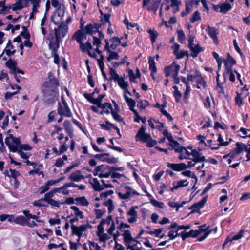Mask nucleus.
<instances>
[{
  "mask_svg": "<svg viewBox=\"0 0 250 250\" xmlns=\"http://www.w3.org/2000/svg\"><path fill=\"white\" fill-rule=\"evenodd\" d=\"M55 36H52L50 38L48 47L51 50V53H55L58 51V49L60 46V43L62 42L61 33L58 30H54Z\"/></svg>",
  "mask_w": 250,
  "mask_h": 250,
  "instance_id": "f257e3e1",
  "label": "nucleus"
},
{
  "mask_svg": "<svg viewBox=\"0 0 250 250\" xmlns=\"http://www.w3.org/2000/svg\"><path fill=\"white\" fill-rule=\"evenodd\" d=\"M160 5L161 0H143L142 7L145 8L146 7L148 11L153 12L156 15Z\"/></svg>",
  "mask_w": 250,
  "mask_h": 250,
  "instance_id": "f03ea898",
  "label": "nucleus"
},
{
  "mask_svg": "<svg viewBox=\"0 0 250 250\" xmlns=\"http://www.w3.org/2000/svg\"><path fill=\"white\" fill-rule=\"evenodd\" d=\"M223 63L225 70L230 71L232 69V66L236 64V61L231 56L229 53H227L226 58H223L220 57V68H221V63Z\"/></svg>",
  "mask_w": 250,
  "mask_h": 250,
  "instance_id": "7ed1b4c3",
  "label": "nucleus"
},
{
  "mask_svg": "<svg viewBox=\"0 0 250 250\" xmlns=\"http://www.w3.org/2000/svg\"><path fill=\"white\" fill-rule=\"evenodd\" d=\"M89 155L95 159H99L102 162H106L108 164H115L118 162V158L113 157H108L110 156L109 153H104L96 154H89Z\"/></svg>",
  "mask_w": 250,
  "mask_h": 250,
  "instance_id": "20e7f679",
  "label": "nucleus"
},
{
  "mask_svg": "<svg viewBox=\"0 0 250 250\" xmlns=\"http://www.w3.org/2000/svg\"><path fill=\"white\" fill-rule=\"evenodd\" d=\"M180 69V66L174 61L170 65L165 67L164 71L165 76L166 77H168L170 75L175 76V77L177 76Z\"/></svg>",
  "mask_w": 250,
  "mask_h": 250,
  "instance_id": "39448f33",
  "label": "nucleus"
},
{
  "mask_svg": "<svg viewBox=\"0 0 250 250\" xmlns=\"http://www.w3.org/2000/svg\"><path fill=\"white\" fill-rule=\"evenodd\" d=\"M62 103L64 107H62L60 102H58V113L61 116L71 117L72 116V112L69 107L66 101L62 98Z\"/></svg>",
  "mask_w": 250,
  "mask_h": 250,
  "instance_id": "423d86ee",
  "label": "nucleus"
},
{
  "mask_svg": "<svg viewBox=\"0 0 250 250\" xmlns=\"http://www.w3.org/2000/svg\"><path fill=\"white\" fill-rule=\"evenodd\" d=\"M72 22V17L69 16L66 20L65 21L62 22L57 28H55L54 30H58L61 33L62 37H65L68 32V25Z\"/></svg>",
  "mask_w": 250,
  "mask_h": 250,
  "instance_id": "0eeeda50",
  "label": "nucleus"
},
{
  "mask_svg": "<svg viewBox=\"0 0 250 250\" xmlns=\"http://www.w3.org/2000/svg\"><path fill=\"white\" fill-rule=\"evenodd\" d=\"M146 127L144 126H142L136 135V141L138 140L137 138H139L140 141L143 143H146L151 139V135L150 134L146 133Z\"/></svg>",
  "mask_w": 250,
  "mask_h": 250,
  "instance_id": "6e6552de",
  "label": "nucleus"
},
{
  "mask_svg": "<svg viewBox=\"0 0 250 250\" xmlns=\"http://www.w3.org/2000/svg\"><path fill=\"white\" fill-rule=\"evenodd\" d=\"M5 143L6 145L8 146V148L9 149L10 151L13 153L18 152L21 158L25 160H27L30 156V155H27L22 150H21V149H18L17 148H16V147L13 146L10 142L8 141V137L5 138Z\"/></svg>",
  "mask_w": 250,
  "mask_h": 250,
  "instance_id": "1a4fd4ad",
  "label": "nucleus"
},
{
  "mask_svg": "<svg viewBox=\"0 0 250 250\" xmlns=\"http://www.w3.org/2000/svg\"><path fill=\"white\" fill-rule=\"evenodd\" d=\"M105 96V93L99 95L97 98H95L94 104L96 105L98 108H101L102 109H104L103 108H105L106 106L108 107V108H111L112 104L111 103L108 102L102 103V100Z\"/></svg>",
  "mask_w": 250,
  "mask_h": 250,
  "instance_id": "9d476101",
  "label": "nucleus"
},
{
  "mask_svg": "<svg viewBox=\"0 0 250 250\" xmlns=\"http://www.w3.org/2000/svg\"><path fill=\"white\" fill-rule=\"evenodd\" d=\"M104 42L105 43L104 50L106 51L107 52L109 53V54L107 56V60L108 62H110L111 60L116 59L118 60L119 58V55L118 53L113 51L111 50V49H110L109 47V42L108 39H105L104 40Z\"/></svg>",
  "mask_w": 250,
  "mask_h": 250,
  "instance_id": "9b49d317",
  "label": "nucleus"
},
{
  "mask_svg": "<svg viewBox=\"0 0 250 250\" xmlns=\"http://www.w3.org/2000/svg\"><path fill=\"white\" fill-rule=\"evenodd\" d=\"M105 124H101L100 126L102 129L109 131L111 129V128H113L114 129L116 130L117 131V133L118 135V137H117V139H120L122 137V135L120 133V129L114 124L110 123L109 121H105Z\"/></svg>",
  "mask_w": 250,
  "mask_h": 250,
  "instance_id": "f8f14e48",
  "label": "nucleus"
},
{
  "mask_svg": "<svg viewBox=\"0 0 250 250\" xmlns=\"http://www.w3.org/2000/svg\"><path fill=\"white\" fill-rule=\"evenodd\" d=\"M72 230L71 234L74 235L78 236L79 238H81L83 231H85L87 229V226L80 225L79 226H76L74 224H72L71 226Z\"/></svg>",
  "mask_w": 250,
  "mask_h": 250,
  "instance_id": "ddd939ff",
  "label": "nucleus"
},
{
  "mask_svg": "<svg viewBox=\"0 0 250 250\" xmlns=\"http://www.w3.org/2000/svg\"><path fill=\"white\" fill-rule=\"evenodd\" d=\"M167 166L171 170L177 172L185 170L187 167L184 163H170L169 162H167Z\"/></svg>",
  "mask_w": 250,
  "mask_h": 250,
  "instance_id": "4468645a",
  "label": "nucleus"
},
{
  "mask_svg": "<svg viewBox=\"0 0 250 250\" xmlns=\"http://www.w3.org/2000/svg\"><path fill=\"white\" fill-rule=\"evenodd\" d=\"M83 24H81L80 26V29L77 30L73 34L71 37L72 40H75L79 43L81 44L83 42Z\"/></svg>",
  "mask_w": 250,
  "mask_h": 250,
  "instance_id": "2eb2a0df",
  "label": "nucleus"
},
{
  "mask_svg": "<svg viewBox=\"0 0 250 250\" xmlns=\"http://www.w3.org/2000/svg\"><path fill=\"white\" fill-rule=\"evenodd\" d=\"M138 208L137 206H132L129 210L127 211V215L131 216L130 218H128V222L129 223H132L136 221L137 218V212L135 210Z\"/></svg>",
  "mask_w": 250,
  "mask_h": 250,
  "instance_id": "dca6fc26",
  "label": "nucleus"
},
{
  "mask_svg": "<svg viewBox=\"0 0 250 250\" xmlns=\"http://www.w3.org/2000/svg\"><path fill=\"white\" fill-rule=\"evenodd\" d=\"M191 154L193 156V158L191 159L192 161H194L195 163L204 162L206 161L205 157L202 156V153H200L195 149L192 150Z\"/></svg>",
  "mask_w": 250,
  "mask_h": 250,
  "instance_id": "f3484780",
  "label": "nucleus"
},
{
  "mask_svg": "<svg viewBox=\"0 0 250 250\" xmlns=\"http://www.w3.org/2000/svg\"><path fill=\"white\" fill-rule=\"evenodd\" d=\"M188 48L191 52L190 56L194 58L197 57L200 52L204 51V48L201 47L198 43L196 44L194 46L192 45L191 46L188 47Z\"/></svg>",
  "mask_w": 250,
  "mask_h": 250,
  "instance_id": "a211bd4d",
  "label": "nucleus"
},
{
  "mask_svg": "<svg viewBox=\"0 0 250 250\" xmlns=\"http://www.w3.org/2000/svg\"><path fill=\"white\" fill-rule=\"evenodd\" d=\"M206 31L208 35L213 39L214 42L216 43L218 42V38L217 36V30L215 28L212 27L208 25L206 29Z\"/></svg>",
  "mask_w": 250,
  "mask_h": 250,
  "instance_id": "6ab92c4d",
  "label": "nucleus"
},
{
  "mask_svg": "<svg viewBox=\"0 0 250 250\" xmlns=\"http://www.w3.org/2000/svg\"><path fill=\"white\" fill-rule=\"evenodd\" d=\"M84 178L85 177L81 174V171L79 170L72 172L69 177V179L73 182H79Z\"/></svg>",
  "mask_w": 250,
  "mask_h": 250,
  "instance_id": "aec40b11",
  "label": "nucleus"
},
{
  "mask_svg": "<svg viewBox=\"0 0 250 250\" xmlns=\"http://www.w3.org/2000/svg\"><path fill=\"white\" fill-rule=\"evenodd\" d=\"M117 81L118 85L124 90L125 94L127 93L128 94L131 95L130 92L128 90V83L127 82L125 81L124 78L121 77Z\"/></svg>",
  "mask_w": 250,
  "mask_h": 250,
  "instance_id": "412c9836",
  "label": "nucleus"
},
{
  "mask_svg": "<svg viewBox=\"0 0 250 250\" xmlns=\"http://www.w3.org/2000/svg\"><path fill=\"white\" fill-rule=\"evenodd\" d=\"M122 39V37L119 38L118 37L116 36L111 38L109 40L111 42V44L110 45H109L110 49L113 50H115L116 47L121 44V40Z\"/></svg>",
  "mask_w": 250,
  "mask_h": 250,
  "instance_id": "4be33fe9",
  "label": "nucleus"
},
{
  "mask_svg": "<svg viewBox=\"0 0 250 250\" xmlns=\"http://www.w3.org/2000/svg\"><path fill=\"white\" fill-rule=\"evenodd\" d=\"M124 188L126 190V192L124 194L119 192L118 193V195L120 199L126 200L131 197L132 188L130 186L127 185L124 186Z\"/></svg>",
  "mask_w": 250,
  "mask_h": 250,
  "instance_id": "5701e85b",
  "label": "nucleus"
},
{
  "mask_svg": "<svg viewBox=\"0 0 250 250\" xmlns=\"http://www.w3.org/2000/svg\"><path fill=\"white\" fill-rule=\"evenodd\" d=\"M63 126L65 132L67 133L69 137L72 138L73 137V130L71 124L69 120H65L63 123Z\"/></svg>",
  "mask_w": 250,
  "mask_h": 250,
  "instance_id": "b1692460",
  "label": "nucleus"
},
{
  "mask_svg": "<svg viewBox=\"0 0 250 250\" xmlns=\"http://www.w3.org/2000/svg\"><path fill=\"white\" fill-rule=\"evenodd\" d=\"M79 45L80 48L83 53L87 52L88 53L93 48L92 45L89 40L85 43L82 42L81 44H79Z\"/></svg>",
  "mask_w": 250,
  "mask_h": 250,
  "instance_id": "393cba45",
  "label": "nucleus"
},
{
  "mask_svg": "<svg viewBox=\"0 0 250 250\" xmlns=\"http://www.w3.org/2000/svg\"><path fill=\"white\" fill-rule=\"evenodd\" d=\"M123 236L124 243L125 245L128 243H131L133 241V237L131 236V232L129 230L124 231L122 234Z\"/></svg>",
  "mask_w": 250,
  "mask_h": 250,
  "instance_id": "a878e982",
  "label": "nucleus"
},
{
  "mask_svg": "<svg viewBox=\"0 0 250 250\" xmlns=\"http://www.w3.org/2000/svg\"><path fill=\"white\" fill-rule=\"evenodd\" d=\"M53 87L51 85L49 81L44 82L41 86L42 91L45 96H48V93L51 91L50 88Z\"/></svg>",
  "mask_w": 250,
  "mask_h": 250,
  "instance_id": "bb28decb",
  "label": "nucleus"
},
{
  "mask_svg": "<svg viewBox=\"0 0 250 250\" xmlns=\"http://www.w3.org/2000/svg\"><path fill=\"white\" fill-rule=\"evenodd\" d=\"M57 192H60L59 189L58 188H54L45 194L44 198H42V200H44V201L47 202L52 199V198L54 197V194Z\"/></svg>",
  "mask_w": 250,
  "mask_h": 250,
  "instance_id": "cd10ccee",
  "label": "nucleus"
},
{
  "mask_svg": "<svg viewBox=\"0 0 250 250\" xmlns=\"http://www.w3.org/2000/svg\"><path fill=\"white\" fill-rule=\"evenodd\" d=\"M48 77L49 78V81L53 87H58L59 86V80L56 78L54 74H52L51 72L48 73Z\"/></svg>",
  "mask_w": 250,
  "mask_h": 250,
  "instance_id": "c85d7f7f",
  "label": "nucleus"
},
{
  "mask_svg": "<svg viewBox=\"0 0 250 250\" xmlns=\"http://www.w3.org/2000/svg\"><path fill=\"white\" fill-rule=\"evenodd\" d=\"M244 144L241 142H237L235 144L236 147L234 148L231 152H232L234 155H238L244 151Z\"/></svg>",
  "mask_w": 250,
  "mask_h": 250,
  "instance_id": "c756f323",
  "label": "nucleus"
},
{
  "mask_svg": "<svg viewBox=\"0 0 250 250\" xmlns=\"http://www.w3.org/2000/svg\"><path fill=\"white\" fill-rule=\"evenodd\" d=\"M57 9L55 12V14H57L58 17L60 18L61 19H62V17L64 15L65 11V6L64 4L62 3H60V5L57 7Z\"/></svg>",
  "mask_w": 250,
  "mask_h": 250,
  "instance_id": "7c9ffc66",
  "label": "nucleus"
},
{
  "mask_svg": "<svg viewBox=\"0 0 250 250\" xmlns=\"http://www.w3.org/2000/svg\"><path fill=\"white\" fill-rule=\"evenodd\" d=\"M8 137V141L10 142L9 139H11L13 144H14V145L12 144V146L14 147H16V148H17L18 149L19 148L21 144L20 138L19 137H14L13 134H9Z\"/></svg>",
  "mask_w": 250,
  "mask_h": 250,
  "instance_id": "2f4dec72",
  "label": "nucleus"
},
{
  "mask_svg": "<svg viewBox=\"0 0 250 250\" xmlns=\"http://www.w3.org/2000/svg\"><path fill=\"white\" fill-rule=\"evenodd\" d=\"M155 57L149 56L148 57V63L149 64V69L153 72H157V69L154 61Z\"/></svg>",
  "mask_w": 250,
  "mask_h": 250,
  "instance_id": "473e14b6",
  "label": "nucleus"
},
{
  "mask_svg": "<svg viewBox=\"0 0 250 250\" xmlns=\"http://www.w3.org/2000/svg\"><path fill=\"white\" fill-rule=\"evenodd\" d=\"M93 183L92 186L94 190L96 191H100L104 189L103 186L100 185V184L98 180L96 178H93L92 179Z\"/></svg>",
  "mask_w": 250,
  "mask_h": 250,
  "instance_id": "72a5a7b5",
  "label": "nucleus"
},
{
  "mask_svg": "<svg viewBox=\"0 0 250 250\" xmlns=\"http://www.w3.org/2000/svg\"><path fill=\"white\" fill-rule=\"evenodd\" d=\"M200 72L196 69H192L190 71V73L188 75V81L193 82L194 79H197Z\"/></svg>",
  "mask_w": 250,
  "mask_h": 250,
  "instance_id": "f704fd0d",
  "label": "nucleus"
},
{
  "mask_svg": "<svg viewBox=\"0 0 250 250\" xmlns=\"http://www.w3.org/2000/svg\"><path fill=\"white\" fill-rule=\"evenodd\" d=\"M100 12L102 16H104V18H101V21L103 23V25H104L106 23H108L109 24L111 23V22L110 21V14L109 13H105L104 14V13L100 10Z\"/></svg>",
  "mask_w": 250,
  "mask_h": 250,
  "instance_id": "c9c22d12",
  "label": "nucleus"
},
{
  "mask_svg": "<svg viewBox=\"0 0 250 250\" xmlns=\"http://www.w3.org/2000/svg\"><path fill=\"white\" fill-rule=\"evenodd\" d=\"M28 223V220L23 216L20 215L15 218V223L16 224L24 226Z\"/></svg>",
  "mask_w": 250,
  "mask_h": 250,
  "instance_id": "e433bc0d",
  "label": "nucleus"
},
{
  "mask_svg": "<svg viewBox=\"0 0 250 250\" xmlns=\"http://www.w3.org/2000/svg\"><path fill=\"white\" fill-rule=\"evenodd\" d=\"M234 71H233L232 69H231L230 71H227V70H225V72L223 73V77L224 78L229 76V80L232 83H234L235 81V76L234 75Z\"/></svg>",
  "mask_w": 250,
  "mask_h": 250,
  "instance_id": "4c0bfd02",
  "label": "nucleus"
},
{
  "mask_svg": "<svg viewBox=\"0 0 250 250\" xmlns=\"http://www.w3.org/2000/svg\"><path fill=\"white\" fill-rule=\"evenodd\" d=\"M232 9V6L228 2H225L220 5V12L225 14L227 11Z\"/></svg>",
  "mask_w": 250,
  "mask_h": 250,
  "instance_id": "58836bf2",
  "label": "nucleus"
},
{
  "mask_svg": "<svg viewBox=\"0 0 250 250\" xmlns=\"http://www.w3.org/2000/svg\"><path fill=\"white\" fill-rule=\"evenodd\" d=\"M75 201L77 202L76 203L77 205L87 206L89 204L85 196L77 197L75 198Z\"/></svg>",
  "mask_w": 250,
  "mask_h": 250,
  "instance_id": "ea45409f",
  "label": "nucleus"
},
{
  "mask_svg": "<svg viewBox=\"0 0 250 250\" xmlns=\"http://www.w3.org/2000/svg\"><path fill=\"white\" fill-rule=\"evenodd\" d=\"M6 66L11 70L10 72L15 71V69L17 68V63L16 62L12 60L11 59H9L5 63Z\"/></svg>",
  "mask_w": 250,
  "mask_h": 250,
  "instance_id": "a19ab883",
  "label": "nucleus"
},
{
  "mask_svg": "<svg viewBox=\"0 0 250 250\" xmlns=\"http://www.w3.org/2000/svg\"><path fill=\"white\" fill-rule=\"evenodd\" d=\"M196 83L197 84V88L198 89L201 88L200 86H202L203 88H205L206 86V83L204 78L202 77L200 73L196 79Z\"/></svg>",
  "mask_w": 250,
  "mask_h": 250,
  "instance_id": "79ce46f5",
  "label": "nucleus"
},
{
  "mask_svg": "<svg viewBox=\"0 0 250 250\" xmlns=\"http://www.w3.org/2000/svg\"><path fill=\"white\" fill-rule=\"evenodd\" d=\"M84 30L85 31L86 34H87L88 35L92 36H93V35L96 33L95 31H94L95 30L93 27V24L92 23L87 24L85 26Z\"/></svg>",
  "mask_w": 250,
  "mask_h": 250,
  "instance_id": "37998d69",
  "label": "nucleus"
},
{
  "mask_svg": "<svg viewBox=\"0 0 250 250\" xmlns=\"http://www.w3.org/2000/svg\"><path fill=\"white\" fill-rule=\"evenodd\" d=\"M109 73L111 77L109 78L108 80L111 81L113 79L114 81L116 82L120 78L119 75L116 73L115 69L112 67H109Z\"/></svg>",
  "mask_w": 250,
  "mask_h": 250,
  "instance_id": "c03bdc74",
  "label": "nucleus"
},
{
  "mask_svg": "<svg viewBox=\"0 0 250 250\" xmlns=\"http://www.w3.org/2000/svg\"><path fill=\"white\" fill-rule=\"evenodd\" d=\"M147 32L150 34V39L151 43L153 44L155 42L158 36V34L157 31H154L152 29L148 30Z\"/></svg>",
  "mask_w": 250,
  "mask_h": 250,
  "instance_id": "a18cd8bd",
  "label": "nucleus"
},
{
  "mask_svg": "<svg viewBox=\"0 0 250 250\" xmlns=\"http://www.w3.org/2000/svg\"><path fill=\"white\" fill-rule=\"evenodd\" d=\"M70 209L74 211V213L76 216L79 217L81 219L84 218L83 213L79 210V208L75 206H71Z\"/></svg>",
  "mask_w": 250,
  "mask_h": 250,
  "instance_id": "49530a36",
  "label": "nucleus"
},
{
  "mask_svg": "<svg viewBox=\"0 0 250 250\" xmlns=\"http://www.w3.org/2000/svg\"><path fill=\"white\" fill-rule=\"evenodd\" d=\"M115 138H112L109 139V142L112 145H107V147L110 149L116 150L120 153H121L123 152V149L118 146H114V142L113 140L115 139Z\"/></svg>",
  "mask_w": 250,
  "mask_h": 250,
  "instance_id": "de8ad7c7",
  "label": "nucleus"
},
{
  "mask_svg": "<svg viewBox=\"0 0 250 250\" xmlns=\"http://www.w3.org/2000/svg\"><path fill=\"white\" fill-rule=\"evenodd\" d=\"M111 110V114L113 117V118L118 122H123L124 119L122 118L120 115H119V112L116 113L115 112H113V107L112 106L111 108H109Z\"/></svg>",
  "mask_w": 250,
  "mask_h": 250,
  "instance_id": "09e8293b",
  "label": "nucleus"
},
{
  "mask_svg": "<svg viewBox=\"0 0 250 250\" xmlns=\"http://www.w3.org/2000/svg\"><path fill=\"white\" fill-rule=\"evenodd\" d=\"M236 96L235 98V104L240 107L243 104V99L241 98L242 93L236 92Z\"/></svg>",
  "mask_w": 250,
  "mask_h": 250,
  "instance_id": "8fccbe9b",
  "label": "nucleus"
},
{
  "mask_svg": "<svg viewBox=\"0 0 250 250\" xmlns=\"http://www.w3.org/2000/svg\"><path fill=\"white\" fill-rule=\"evenodd\" d=\"M12 6V10L16 11L17 10H21L25 7L24 4L23 5L22 0H19L18 2L14 4Z\"/></svg>",
  "mask_w": 250,
  "mask_h": 250,
  "instance_id": "3c124183",
  "label": "nucleus"
},
{
  "mask_svg": "<svg viewBox=\"0 0 250 250\" xmlns=\"http://www.w3.org/2000/svg\"><path fill=\"white\" fill-rule=\"evenodd\" d=\"M200 20H201L200 14L198 11H196L190 19V21L191 23H193Z\"/></svg>",
  "mask_w": 250,
  "mask_h": 250,
  "instance_id": "603ef678",
  "label": "nucleus"
},
{
  "mask_svg": "<svg viewBox=\"0 0 250 250\" xmlns=\"http://www.w3.org/2000/svg\"><path fill=\"white\" fill-rule=\"evenodd\" d=\"M188 182L187 179L185 180H181L177 182H176L175 185L176 186L177 189L182 188L184 187H186L188 186Z\"/></svg>",
  "mask_w": 250,
  "mask_h": 250,
  "instance_id": "864d4df0",
  "label": "nucleus"
},
{
  "mask_svg": "<svg viewBox=\"0 0 250 250\" xmlns=\"http://www.w3.org/2000/svg\"><path fill=\"white\" fill-rule=\"evenodd\" d=\"M184 151L185 154H186L188 157L190 155H191V152H189L187 150V149L184 146H180V148H177L175 149V152L179 153H183Z\"/></svg>",
  "mask_w": 250,
  "mask_h": 250,
  "instance_id": "5fc2aeb1",
  "label": "nucleus"
},
{
  "mask_svg": "<svg viewBox=\"0 0 250 250\" xmlns=\"http://www.w3.org/2000/svg\"><path fill=\"white\" fill-rule=\"evenodd\" d=\"M104 224V220H101L100 224L97 226L98 231L97 232V235L100 236V235L104 233V228L103 225Z\"/></svg>",
  "mask_w": 250,
  "mask_h": 250,
  "instance_id": "6e6d98bb",
  "label": "nucleus"
},
{
  "mask_svg": "<svg viewBox=\"0 0 250 250\" xmlns=\"http://www.w3.org/2000/svg\"><path fill=\"white\" fill-rule=\"evenodd\" d=\"M124 97L129 107L135 106L136 102L135 100L129 98L125 94H124Z\"/></svg>",
  "mask_w": 250,
  "mask_h": 250,
  "instance_id": "4d7b16f0",
  "label": "nucleus"
},
{
  "mask_svg": "<svg viewBox=\"0 0 250 250\" xmlns=\"http://www.w3.org/2000/svg\"><path fill=\"white\" fill-rule=\"evenodd\" d=\"M177 32L178 34L177 40L180 42L182 43L185 40V33L182 30H178Z\"/></svg>",
  "mask_w": 250,
  "mask_h": 250,
  "instance_id": "13d9d810",
  "label": "nucleus"
},
{
  "mask_svg": "<svg viewBox=\"0 0 250 250\" xmlns=\"http://www.w3.org/2000/svg\"><path fill=\"white\" fill-rule=\"evenodd\" d=\"M153 106L155 108H159L160 111L162 114L164 113L163 111H166L164 108L167 106V102L165 101L162 104H160L158 103H156V104L154 105Z\"/></svg>",
  "mask_w": 250,
  "mask_h": 250,
  "instance_id": "bf43d9fd",
  "label": "nucleus"
},
{
  "mask_svg": "<svg viewBox=\"0 0 250 250\" xmlns=\"http://www.w3.org/2000/svg\"><path fill=\"white\" fill-rule=\"evenodd\" d=\"M10 171L11 173L10 177L13 178L15 179V182L19 183L17 177L20 175V172L16 169H12L11 168L10 169Z\"/></svg>",
  "mask_w": 250,
  "mask_h": 250,
  "instance_id": "052dcab7",
  "label": "nucleus"
},
{
  "mask_svg": "<svg viewBox=\"0 0 250 250\" xmlns=\"http://www.w3.org/2000/svg\"><path fill=\"white\" fill-rule=\"evenodd\" d=\"M201 208L198 205V203H196L190 206L188 208V209H192L191 212L190 213V214H191L194 212H199Z\"/></svg>",
  "mask_w": 250,
  "mask_h": 250,
  "instance_id": "680f3d73",
  "label": "nucleus"
},
{
  "mask_svg": "<svg viewBox=\"0 0 250 250\" xmlns=\"http://www.w3.org/2000/svg\"><path fill=\"white\" fill-rule=\"evenodd\" d=\"M244 231L243 229L241 230L238 233L233 235L231 238L230 240H238L241 239L244 235Z\"/></svg>",
  "mask_w": 250,
  "mask_h": 250,
  "instance_id": "e2e57ef3",
  "label": "nucleus"
},
{
  "mask_svg": "<svg viewBox=\"0 0 250 250\" xmlns=\"http://www.w3.org/2000/svg\"><path fill=\"white\" fill-rule=\"evenodd\" d=\"M176 56V59H180L184 58L185 56H188V52L187 51H185L181 50L180 52L178 51V53L177 54H175Z\"/></svg>",
  "mask_w": 250,
  "mask_h": 250,
  "instance_id": "0e129e2a",
  "label": "nucleus"
},
{
  "mask_svg": "<svg viewBox=\"0 0 250 250\" xmlns=\"http://www.w3.org/2000/svg\"><path fill=\"white\" fill-rule=\"evenodd\" d=\"M163 231V229H155L154 231H147L146 230L145 232L146 234L150 235L155 234L156 237H159L160 234Z\"/></svg>",
  "mask_w": 250,
  "mask_h": 250,
  "instance_id": "69168bd1",
  "label": "nucleus"
},
{
  "mask_svg": "<svg viewBox=\"0 0 250 250\" xmlns=\"http://www.w3.org/2000/svg\"><path fill=\"white\" fill-rule=\"evenodd\" d=\"M105 211H106V210H105V208H104L103 210L99 209H95L94 210V212L96 215V218L97 219L101 218Z\"/></svg>",
  "mask_w": 250,
  "mask_h": 250,
  "instance_id": "338daca9",
  "label": "nucleus"
},
{
  "mask_svg": "<svg viewBox=\"0 0 250 250\" xmlns=\"http://www.w3.org/2000/svg\"><path fill=\"white\" fill-rule=\"evenodd\" d=\"M93 95H94L93 93H84L83 94V96L90 103L94 104V101L95 100V98H94L93 97Z\"/></svg>",
  "mask_w": 250,
  "mask_h": 250,
  "instance_id": "774afa93",
  "label": "nucleus"
}]
</instances>
